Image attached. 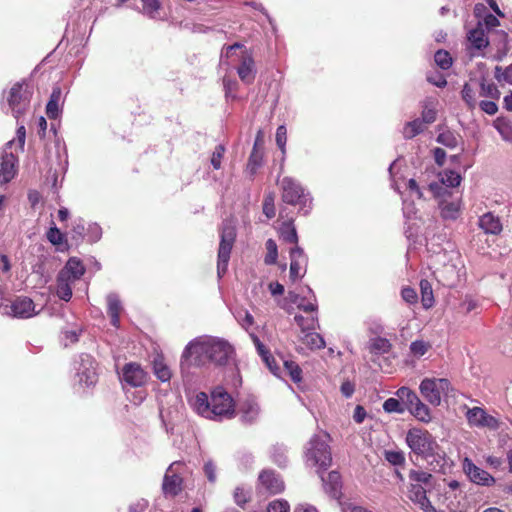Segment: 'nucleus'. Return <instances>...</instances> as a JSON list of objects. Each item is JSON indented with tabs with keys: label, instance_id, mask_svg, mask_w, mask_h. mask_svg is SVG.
Instances as JSON below:
<instances>
[{
	"label": "nucleus",
	"instance_id": "f257e3e1",
	"mask_svg": "<svg viewBox=\"0 0 512 512\" xmlns=\"http://www.w3.org/2000/svg\"><path fill=\"white\" fill-rule=\"evenodd\" d=\"M234 356V349L224 339L212 336H200L190 341L184 348L180 359L183 377L192 374L193 367H204L211 363L225 366Z\"/></svg>",
	"mask_w": 512,
	"mask_h": 512
},
{
	"label": "nucleus",
	"instance_id": "f03ea898",
	"mask_svg": "<svg viewBox=\"0 0 512 512\" xmlns=\"http://www.w3.org/2000/svg\"><path fill=\"white\" fill-rule=\"evenodd\" d=\"M435 487L436 483L432 474L423 470L411 469L408 473L405 494L423 512H437L427 497V492H431V489Z\"/></svg>",
	"mask_w": 512,
	"mask_h": 512
},
{
	"label": "nucleus",
	"instance_id": "7ed1b4c3",
	"mask_svg": "<svg viewBox=\"0 0 512 512\" xmlns=\"http://www.w3.org/2000/svg\"><path fill=\"white\" fill-rule=\"evenodd\" d=\"M236 238L235 225L231 220L223 222L220 230V244L218 250L217 273L218 277H222L228 267L231 250Z\"/></svg>",
	"mask_w": 512,
	"mask_h": 512
},
{
	"label": "nucleus",
	"instance_id": "20e7f679",
	"mask_svg": "<svg viewBox=\"0 0 512 512\" xmlns=\"http://www.w3.org/2000/svg\"><path fill=\"white\" fill-rule=\"evenodd\" d=\"M306 462L308 465L317 466L318 474L326 470L332 462L330 448L324 439L314 436L306 449Z\"/></svg>",
	"mask_w": 512,
	"mask_h": 512
},
{
	"label": "nucleus",
	"instance_id": "39448f33",
	"mask_svg": "<svg viewBox=\"0 0 512 512\" xmlns=\"http://www.w3.org/2000/svg\"><path fill=\"white\" fill-rule=\"evenodd\" d=\"M31 96L32 91L25 81L15 83L11 87L7 97V103L15 118H19L28 110Z\"/></svg>",
	"mask_w": 512,
	"mask_h": 512
},
{
	"label": "nucleus",
	"instance_id": "423d86ee",
	"mask_svg": "<svg viewBox=\"0 0 512 512\" xmlns=\"http://www.w3.org/2000/svg\"><path fill=\"white\" fill-rule=\"evenodd\" d=\"M405 441L411 451L422 458L437 446L432 434L421 428L409 429Z\"/></svg>",
	"mask_w": 512,
	"mask_h": 512
},
{
	"label": "nucleus",
	"instance_id": "0eeeda50",
	"mask_svg": "<svg viewBox=\"0 0 512 512\" xmlns=\"http://www.w3.org/2000/svg\"><path fill=\"white\" fill-rule=\"evenodd\" d=\"M281 198L284 203L290 205H300L304 214L308 213L305 209L308 202V194L301 184L291 177H284L280 181Z\"/></svg>",
	"mask_w": 512,
	"mask_h": 512
},
{
	"label": "nucleus",
	"instance_id": "6e6552de",
	"mask_svg": "<svg viewBox=\"0 0 512 512\" xmlns=\"http://www.w3.org/2000/svg\"><path fill=\"white\" fill-rule=\"evenodd\" d=\"M422 396L432 405L438 406L441 403L442 395L447 396L451 390V384L445 378H425L420 383Z\"/></svg>",
	"mask_w": 512,
	"mask_h": 512
},
{
	"label": "nucleus",
	"instance_id": "1a4fd4ad",
	"mask_svg": "<svg viewBox=\"0 0 512 512\" xmlns=\"http://www.w3.org/2000/svg\"><path fill=\"white\" fill-rule=\"evenodd\" d=\"M185 468V464L181 461H175L167 468L162 483L165 496L175 497L182 491V474Z\"/></svg>",
	"mask_w": 512,
	"mask_h": 512
},
{
	"label": "nucleus",
	"instance_id": "9d476101",
	"mask_svg": "<svg viewBox=\"0 0 512 512\" xmlns=\"http://www.w3.org/2000/svg\"><path fill=\"white\" fill-rule=\"evenodd\" d=\"M234 412L231 396L223 388H216L211 394V419L231 418Z\"/></svg>",
	"mask_w": 512,
	"mask_h": 512
},
{
	"label": "nucleus",
	"instance_id": "9b49d317",
	"mask_svg": "<svg viewBox=\"0 0 512 512\" xmlns=\"http://www.w3.org/2000/svg\"><path fill=\"white\" fill-rule=\"evenodd\" d=\"M0 313L21 319L31 318L37 314L33 300L26 296L16 297L11 304L0 305Z\"/></svg>",
	"mask_w": 512,
	"mask_h": 512
},
{
	"label": "nucleus",
	"instance_id": "f8f14e48",
	"mask_svg": "<svg viewBox=\"0 0 512 512\" xmlns=\"http://www.w3.org/2000/svg\"><path fill=\"white\" fill-rule=\"evenodd\" d=\"M13 141H9L0 152V186L10 182L17 173V158L11 152Z\"/></svg>",
	"mask_w": 512,
	"mask_h": 512
},
{
	"label": "nucleus",
	"instance_id": "ddd939ff",
	"mask_svg": "<svg viewBox=\"0 0 512 512\" xmlns=\"http://www.w3.org/2000/svg\"><path fill=\"white\" fill-rule=\"evenodd\" d=\"M463 470L469 479L477 485L489 487L496 482L490 473L476 466L469 458L463 460Z\"/></svg>",
	"mask_w": 512,
	"mask_h": 512
},
{
	"label": "nucleus",
	"instance_id": "4468645a",
	"mask_svg": "<svg viewBox=\"0 0 512 512\" xmlns=\"http://www.w3.org/2000/svg\"><path fill=\"white\" fill-rule=\"evenodd\" d=\"M259 489L267 494H277L284 490V482L275 471L263 470L259 475Z\"/></svg>",
	"mask_w": 512,
	"mask_h": 512
},
{
	"label": "nucleus",
	"instance_id": "2eb2a0df",
	"mask_svg": "<svg viewBox=\"0 0 512 512\" xmlns=\"http://www.w3.org/2000/svg\"><path fill=\"white\" fill-rule=\"evenodd\" d=\"M146 373L137 363L125 364L122 369L121 379L132 387H139L146 382Z\"/></svg>",
	"mask_w": 512,
	"mask_h": 512
},
{
	"label": "nucleus",
	"instance_id": "dca6fc26",
	"mask_svg": "<svg viewBox=\"0 0 512 512\" xmlns=\"http://www.w3.org/2000/svg\"><path fill=\"white\" fill-rule=\"evenodd\" d=\"M467 419L471 425L478 427H487L490 429H497L499 427V421L487 414L482 408L474 407L469 409L467 412Z\"/></svg>",
	"mask_w": 512,
	"mask_h": 512
},
{
	"label": "nucleus",
	"instance_id": "f3484780",
	"mask_svg": "<svg viewBox=\"0 0 512 512\" xmlns=\"http://www.w3.org/2000/svg\"><path fill=\"white\" fill-rule=\"evenodd\" d=\"M467 40L470 48L476 50H482L489 45L487 31L482 28V23H477L475 28L468 31Z\"/></svg>",
	"mask_w": 512,
	"mask_h": 512
},
{
	"label": "nucleus",
	"instance_id": "a211bd4d",
	"mask_svg": "<svg viewBox=\"0 0 512 512\" xmlns=\"http://www.w3.org/2000/svg\"><path fill=\"white\" fill-rule=\"evenodd\" d=\"M237 73L241 81L245 84H251L256 76L255 62L251 55L242 56L241 63L237 68Z\"/></svg>",
	"mask_w": 512,
	"mask_h": 512
},
{
	"label": "nucleus",
	"instance_id": "6ab92c4d",
	"mask_svg": "<svg viewBox=\"0 0 512 512\" xmlns=\"http://www.w3.org/2000/svg\"><path fill=\"white\" fill-rule=\"evenodd\" d=\"M85 273V267L83 263L75 258H70L66 265L60 270L58 274L66 277L70 281H77L79 280L83 274Z\"/></svg>",
	"mask_w": 512,
	"mask_h": 512
},
{
	"label": "nucleus",
	"instance_id": "aec40b11",
	"mask_svg": "<svg viewBox=\"0 0 512 512\" xmlns=\"http://www.w3.org/2000/svg\"><path fill=\"white\" fill-rule=\"evenodd\" d=\"M323 486L325 491L335 499H338L341 495V476L337 471H331L325 478L321 475Z\"/></svg>",
	"mask_w": 512,
	"mask_h": 512
},
{
	"label": "nucleus",
	"instance_id": "412c9836",
	"mask_svg": "<svg viewBox=\"0 0 512 512\" xmlns=\"http://www.w3.org/2000/svg\"><path fill=\"white\" fill-rule=\"evenodd\" d=\"M191 405L199 415L207 419H211V400H209L208 395L206 393H197L191 399Z\"/></svg>",
	"mask_w": 512,
	"mask_h": 512
},
{
	"label": "nucleus",
	"instance_id": "4be33fe9",
	"mask_svg": "<svg viewBox=\"0 0 512 512\" xmlns=\"http://www.w3.org/2000/svg\"><path fill=\"white\" fill-rule=\"evenodd\" d=\"M479 227L487 234L497 235L502 231L500 219L490 212L480 217Z\"/></svg>",
	"mask_w": 512,
	"mask_h": 512
},
{
	"label": "nucleus",
	"instance_id": "5701e85b",
	"mask_svg": "<svg viewBox=\"0 0 512 512\" xmlns=\"http://www.w3.org/2000/svg\"><path fill=\"white\" fill-rule=\"evenodd\" d=\"M259 411V406L254 400H246L240 407L241 421L246 424L255 422Z\"/></svg>",
	"mask_w": 512,
	"mask_h": 512
},
{
	"label": "nucleus",
	"instance_id": "b1692460",
	"mask_svg": "<svg viewBox=\"0 0 512 512\" xmlns=\"http://www.w3.org/2000/svg\"><path fill=\"white\" fill-rule=\"evenodd\" d=\"M107 303L108 314L111 317V324L114 327H118L120 322V313L122 311L120 299L116 294L111 293L107 296Z\"/></svg>",
	"mask_w": 512,
	"mask_h": 512
},
{
	"label": "nucleus",
	"instance_id": "393cba45",
	"mask_svg": "<svg viewBox=\"0 0 512 512\" xmlns=\"http://www.w3.org/2000/svg\"><path fill=\"white\" fill-rule=\"evenodd\" d=\"M81 361L82 364L87 363L90 367L79 369L78 375L80 377V382L85 383L86 386H90L96 382V372L92 367V358L89 355H82Z\"/></svg>",
	"mask_w": 512,
	"mask_h": 512
},
{
	"label": "nucleus",
	"instance_id": "a878e982",
	"mask_svg": "<svg viewBox=\"0 0 512 512\" xmlns=\"http://www.w3.org/2000/svg\"><path fill=\"white\" fill-rule=\"evenodd\" d=\"M423 459L428 463L432 470H438L445 464V453L437 444L431 452L423 456Z\"/></svg>",
	"mask_w": 512,
	"mask_h": 512
},
{
	"label": "nucleus",
	"instance_id": "bb28decb",
	"mask_svg": "<svg viewBox=\"0 0 512 512\" xmlns=\"http://www.w3.org/2000/svg\"><path fill=\"white\" fill-rule=\"evenodd\" d=\"M74 281H70L66 277L58 274L56 280V294L64 301H69L72 297V285Z\"/></svg>",
	"mask_w": 512,
	"mask_h": 512
},
{
	"label": "nucleus",
	"instance_id": "cd10ccee",
	"mask_svg": "<svg viewBox=\"0 0 512 512\" xmlns=\"http://www.w3.org/2000/svg\"><path fill=\"white\" fill-rule=\"evenodd\" d=\"M61 88L56 86L53 88L50 99L46 105V114L49 118L55 119L58 117L60 109L59 102L61 100Z\"/></svg>",
	"mask_w": 512,
	"mask_h": 512
},
{
	"label": "nucleus",
	"instance_id": "c85d7f7f",
	"mask_svg": "<svg viewBox=\"0 0 512 512\" xmlns=\"http://www.w3.org/2000/svg\"><path fill=\"white\" fill-rule=\"evenodd\" d=\"M368 349L375 355L385 354L390 351L391 343L386 338L375 337L370 339Z\"/></svg>",
	"mask_w": 512,
	"mask_h": 512
},
{
	"label": "nucleus",
	"instance_id": "c756f323",
	"mask_svg": "<svg viewBox=\"0 0 512 512\" xmlns=\"http://www.w3.org/2000/svg\"><path fill=\"white\" fill-rule=\"evenodd\" d=\"M280 235L282 239L288 243L297 244L298 235L292 220H288L282 223L280 227Z\"/></svg>",
	"mask_w": 512,
	"mask_h": 512
},
{
	"label": "nucleus",
	"instance_id": "7c9ffc66",
	"mask_svg": "<svg viewBox=\"0 0 512 512\" xmlns=\"http://www.w3.org/2000/svg\"><path fill=\"white\" fill-rule=\"evenodd\" d=\"M421 301L425 309H429L434 304L433 290L430 282L426 279L420 281Z\"/></svg>",
	"mask_w": 512,
	"mask_h": 512
},
{
	"label": "nucleus",
	"instance_id": "2f4dec72",
	"mask_svg": "<svg viewBox=\"0 0 512 512\" xmlns=\"http://www.w3.org/2000/svg\"><path fill=\"white\" fill-rule=\"evenodd\" d=\"M397 397L401 400L402 404L406 405L407 409L416 405L420 400L417 394L408 387H401L396 392Z\"/></svg>",
	"mask_w": 512,
	"mask_h": 512
},
{
	"label": "nucleus",
	"instance_id": "473e14b6",
	"mask_svg": "<svg viewBox=\"0 0 512 512\" xmlns=\"http://www.w3.org/2000/svg\"><path fill=\"white\" fill-rule=\"evenodd\" d=\"M480 96L498 100L501 92L493 82H488L484 78L480 81Z\"/></svg>",
	"mask_w": 512,
	"mask_h": 512
},
{
	"label": "nucleus",
	"instance_id": "72a5a7b5",
	"mask_svg": "<svg viewBox=\"0 0 512 512\" xmlns=\"http://www.w3.org/2000/svg\"><path fill=\"white\" fill-rule=\"evenodd\" d=\"M301 340L310 349H321L325 346L322 336L314 331L305 333Z\"/></svg>",
	"mask_w": 512,
	"mask_h": 512
},
{
	"label": "nucleus",
	"instance_id": "f704fd0d",
	"mask_svg": "<svg viewBox=\"0 0 512 512\" xmlns=\"http://www.w3.org/2000/svg\"><path fill=\"white\" fill-rule=\"evenodd\" d=\"M153 368L156 377L162 382L169 381L171 378V371L164 363L162 358H155L153 361Z\"/></svg>",
	"mask_w": 512,
	"mask_h": 512
},
{
	"label": "nucleus",
	"instance_id": "c9c22d12",
	"mask_svg": "<svg viewBox=\"0 0 512 512\" xmlns=\"http://www.w3.org/2000/svg\"><path fill=\"white\" fill-rule=\"evenodd\" d=\"M424 130V125L420 119L407 122L403 128V136L406 139H412Z\"/></svg>",
	"mask_w": 512,
	"mask_h": 512
},
{
	"label": "nucleus",
	"instance_id": "e433bc0d",
	"mask_svg": "<svg viewBox=\"0 0 512 512\" xmlns=\"http://www.w3.org/2000/svg\"><path fill=\"white\" fill-rule=\"evenodd\" d=\"M460 205L457 202H442L441 215L445 219L454 220L459 216Z\"/></svg>",
	"mask_w": 512,
	"mask_h": 512
},
{
	"label": "nucleus",
	"instance_id": "4c0bfd02",
	"mask_svg": "<svg viewBox=\"0 0 512 512\" xmlns=\"http://www.w3.org/2000/svg\"><path fill=\"white\" fill-rule=\"evenodd\" d=\"M461 97L470 110L475 109V107L477 105L476 92L471 87L470 84H468V83L464 84L462 91H461Z\"/></svg>",
	"mask_w": 512,
	"mask_h": 512
},
{
	"label": "nucleus",
	"instance_id": "58836bf2",
	"mask_svg": "<svg viewBox=\"0 0 512 512\" xmlns=\"http://www.w3.org/2000/svg\"><path fill=\"white\" fill-rule=\"evenodd\" d=\"M494 77L500 83H507L512 85V64L503 68L496 66L494 70Z\"/></svg>",
	"mask_w": 512,
	"mask_h": 512
},
{
	"label": "nucleus",
	"instance_id": "ea45409f",
	"mask_svg": "<svg viewBox=\"0 0 512 512\" xmlns=\"http://www.w3.org/2000/svg\"><path fill=\"white\" fill-rule=\"evenodd\" d=\"M409 411L420 421L428 422L430 420L429 408L422 403L421 400H419L416 405L409 408Z\"/></svg>",
	"mask_w": 512,
	"mask_h": 512
},
{
	"label": "nucleus",
	"instance_id": "a19ab883",
	"mask_svg": "<svg viewBox=\"0 0 512 512\" xmlns=\"http://www.w3.org/2000/svg\"><path fill=\"white\" fill-rule=\"evenodd\" d=\"M254 343L257 347L258 353L261 355L262 359L264 360L270 371L276 374L277 367L272 364L274 360L271 359V356L269 352L265 349V346L260 342V340L257 337H254Z\"/></svg>",
	"mask_w": 512,
	"mask_h": 512
},
{
	"label": "nucleus",
	"instance_id": "79ce46f5",
	"mask_svg": "<svg viewBox=\"0 0 512 512\" xmlns=\"http://www.w3.org/2000/svg\"><path fill=\"white\" fill-rule=\"evenodd\" d=\"M294 320L299 325L303 333L309 330H314L317 325L316 316L305 318L302 315H295Z\"/></svg>",
	"mask_w": 512,
	"mask_h": 512
},
{
	"label": "nucleus",
	"instance_id": "37998d69",
	"mask_svg": "<svg viewBox=\"0 0 512 512\" xmlns=\"http://www.w3.org/2000/svg\"><path fill=\"white\" fill-rule=\"evenodd\" d=\"M265 246H266V250H267V253H266V256L264 259L265 263L268 265L275 264L277 261V257H278V249H277L276 242L273 239H268L266 241Z\"/></svg>",
	"mask_w": 512,
	"mask_h": 512
},
{
	"label": "nucleus",
	"instance_id": "c03bdc74",
	"mask_svg": "<svg viewBox=\"0 0 512 512\" xmlns=\"http://www.w3.org/2000/svg\"><path fill=\"white\" fill-rule=\"evenodd\" d=\"M495 128L504 141L512 143V124L510 122L497 120Z\"/></svg>",
	"mask_w": 512,
	"mask_h": 512
},
{
	"label": "nucleus",
	"instance_id": "a18cd8bd",
	"mask_svg": "<svg viewBox=\"0 0 512 512\" xmlns=\"http://www.w3.org/2000/svg\"><path fill=\"white\" fill-rule=\"evenodd\" d=\"M461 175L458 172L449 170L442 175L441 182L448 187H457L461 183Z\"/></svg>",
	"mask_w": 512,
	"mask_h": 512
},
{
	"label": "nucleus",
	"instance_id": "49530a36",
	"mask_svg": "<svg viewBox=\"0 0 512 512\" xmlns=\"http://www.w3.org/2000/svg\"><path fill=\"white\" fill-rule=\"evenodd\" d=\"M435 63L441 68V69H448L452 65V58L450 54L447 51L444 50H438L434 55Z\"/></svg>",
	"mask_w": 512,
	"mask_h": 512
},
{
	"label": "nucleus",
	"instance_id": "de8ad7c7",
	"mask_svg": "<svg viewBox=\"0 0 512 512\" xmlns=\"http://www.w3.org/2000/svg\"><path fill=\"white\" fill-rule=\"evenodd\" d=\"M274 201L275 196L273 193L266 194L263 200V213L269 219L273 218L276 214Z\"/></svg>",
	"mask_w": 512,
	"mask_h": 512
},
{
	"label": "nucleus",
	"instance_id": "09e8293b",
	"mask_svg": "<svg viewBox=\"0 0 512 512\" xmlns=\"http://www.w3.org/2000/svg\"><path fill=\"white\" fill-rule=\"evenodd\" d=\"M383 409L388 413H403L405 411V408L403 407V404L399 398L387 399L383 404Z\"/></svg>",
	"mask_w": 512,
	"mask_h": 512
},
{
	"label": "nucleus",
	"instance_id": "8fccbe9b",
	"mask_svg": "<svg viewBox=\"0 0 512 512\" xmlns=\"http://www.w3.org/2000/svg\"><path fill=\"white\" fill-rule=\"evenodd\" d=\"M284 366H285V369L287 370L288 374L290 375L291 379L295 383H298L301 381L302 370L298 364H296L293 361H285Z\"/></svg>",
	"mask_w": 512,
	"mask_h": 512
},
{
	"label": "nucleus",
	"instance_id": "3c124183",
	"mask_svg": "<svg viewBox=\"0 0 512 512\" xmlns=\"http://www.w3.org/2000/svg\"><path fill=\"white\" fill-rule=\"evenodd\" d=\"M291 301L296 303L298 308L303 310L304 312H314L317 309V305L312 302H305L304 298L299 297L296 294L290 293Z\"/></svg>",
	"mask_w": 512,
	"mask_h": 512
},
{
	"label": "nucleus",
	"instance_id": "603ef678",
	"mask_svg": "<svg viewBox=\"0 0 512 512\" xmlns=\"http://www.w3.org/2000/svg\"><path fill=\"white\" fill-rule=\"evenodd\" d=\"M477 23H482V28H484L486 31L493 30V29L497 28L498 26H500V22H499L498 18L491 13L485 14L484 18L481 20H478Z\"/></svg>",
	"mask_w": 512,
	"mask_h": 512
},
{
	"label": "nucleus",
	"instance_id": "864d4df0",
	"mask_svg": "<svg viewBox=\"0 0 512 512\" xmlns=\"http://www.w3.org/2000/svg\"><path fill=\"white\" fill-rule=\"evenodd\" d=\"M385 458L392 465H403L405 463V456L401 451H386Z\"/></svg>",
	"mask_w": 512,
	"mask_h": 512
},
{
	"label": "nucleus",
	"instance_id": "5fc2aeb1",
	"mask_svg": "<svg viewBox=\"0 0 512 512\" xmlns=\"http://www.w3.org/2000/svg\"><path fill=\"white\" fill-rule=\"evenodd\" d=\"M143 3V12L150 17H154V14L160 8V3L158 0H142Z\"/></svg>",
	"mask_w": 512,
	"mask_h": 512
},
{
	"label": "nucleus",
	"instance_id": "6e6d98bb",
	"mask_svg": "<svg viewBox=\"0 0 512 512\" xmlns=\"http://www.w3.org/2000/svg\"><path fill=\"white\" fill-rule=\"evenodd\" d=\"M286 141H287L286 127L284 125H280L276 131V143H277V146L281 149V151L283 153L285 152Z\"/></svg>",
	"mask_w": 512,
	"mask_h": 512
},
{
	"label": "nucleus",
	"instance_id": "4d7b16f0",
	"mask_svg": "<svg viewBox=\"0 0 512 512\" xmlns=\"http://www.w3.org/2000/svg\"><path fill=\"white\" fill-rule=\"evenodd\" d=\"M289 504L284 500H275L267 507V512H289Z\"/></svg>",
	"mask_w": 512,
	"mask_h": 512
},
{
	"label": "nucleus",
	"instance_id": "13d9d810",
	"mask_svg": "<svg viewBox=\"0 0 512 512\" xmlns=\"http://www.w3.org/2000/svg\"><path fill=\"white\" fill-rule=\"evenodd\" d=\"M225 148L223 145L219 144L216 146L212 157H211V164L215 169H220L221 167V159L224 155Z\"/></svg>",
	"mask_w": 512,
	"mask_h": 512
},
{
	"label": "nucleus",
	"instance_id": "bf43d9fd",
	"mask_svg": "<svg viewBox=\"0 0 512 512\" xmlns=\"http://www.w3.org/2000/svg\"><path fill=\"white\" fill-rule=\"evenodd\" d=\"M290 257L291 261L296 260L300 264H306L307 258L306 255L301 247H299L297 244L294 248L290 251Z\"/></svg>",
	"mask_w": 512,
	"mask_h": 512
},
{
	"label": "nucleus",
	"instance_id": "052dcab7",
	"mask_svg": "<svg viewBox=\"0 0 512 512\" xmlns=\"http://www.w3.org/2000/svg\"><path fill=\"white\" fill-rule=\"evenodd\" d=\"M401 296L403 300L409 304H414L417 302L418 296L415 289L411 287H405L401 291Z\"/></svg>",
	"mask_w": 512,
	"mask_h": 512
},
{
	"label": "nucleus",
	"instance_id": "680f3d73",
	"mask_svg": "<svg viewBox=\"0 0 512 512\" xmlns=\"http://www.w3.org/2000/svg\"><path fill=\"white\" fill-rule=\"evenodd\" d=\"M428 346L423 341H414L410 345V350L414 355L422 356L427 352Z\"/></svg>",
	"mask_w": 512,
	"mask_h": 512
},
{
	"label": "nucleus",
	"instance_id": "e2e57ef3",
	"mask_svg": "<svg viewBox=\"0 0 512 512\" xmlns=\"http://www.w3.org/2000/svg\"><path fill=\"white\" fill-rule=\"evenodd\" d=\"M479 107L488 115H495L498 112V106L494 101H481Z\"/></svg>",
	"mask_w": 512,
	"mask_h": 512
},
{
	"label": "nucleus",
	"instance_id": "0e129e2a",
	"mask_svg": "<svg viewBox=\"0 0 512 512\" xmlns=\"http://www.w3.org/2000/svg\"><path fill=\"white\" fill-rule=\"evenodd\" d=\"M204 473L211 483L216 481V466L211 460L204 464Z\"/></svg>",
	"mask_w": 512,
	"mask_h": 512
},
{
	"label": "nucleus",
	"instance_id": "69168bd1",
	"mask_svg": "<svg viewBox=\"0 0 512 512\" xmlns=\"http://www.w3.org/2000/svg\"><path fill=\"white\" fill-rule=\"evenodd\" d=\"M459 482L456 481V480H452L450 481L448 484H447V488L448 490H446V488L444 489L445 490V494H444V500H449L450 498L452 497H455L456 498V492L459 490Z\"/></svg>",
	"mask_w": 512,
	"mask_h": 512
},
{
	"label": "nucleus",
	"instance_id": "338daca9",
	"mask_svg": "<svg viewBox=\"0 0 512 512\" xmlns=\"http://www.w3.org/2000/svg\"><path fill=\"white\" fill-rule=\"evenodd\" d=\"M436 120V111L433 108L425 107L422 112V123L431 124Z\"/></svg>",
	"mask_w": 512,
	"mask_h": 512
},
{
	"label": "nucleus",
	"instance_id": "774afa93",
	"mask_svg": "<svg viewBox=\"0 0 512 512\" xmlns=\"http://www.w3.org/2000/svg\"><path fill=\"white\" fill-rule=\"evenodd\" d=\"M47 238L52 244L58 245L62 242L63 235L61 234L59 229L54 227L48 231Z\"/></svg>",
	"mask_w": 512,
	"mask_h": 512
}]
</instances>
